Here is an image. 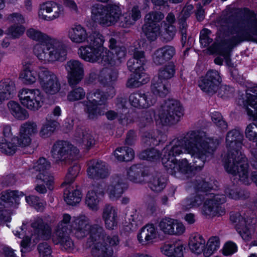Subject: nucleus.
I'll return each mask as SVG.
<instances>
[{
  "label": "nucleus",
  "instance_id": "f257e3e1",
  "mask_svg": "<svg viewBox=\"0 0 257 257\" xmlns=\"http://www.w3.org/2000/svg\"><path fill=\"white\" fill-rule=\"evenodd\" d=\"M220 23L222 39L214 42L209 50L223 56L229 66L230 53L234 47L243 41H256L257 18L253 12L244 8L237 14L222 16Z\"/></svg>",
  "mask_w": 257,
  "mask_h": 257
},
{
  "label": "nucleus",
  "instance_id": "f03ea898",
  "mask_svg": "<svg viewBox=\"0 0 257 257\" xmlns=\"http://www.w3.org/2000/svg\"><path fill=\"white\" fill-rule=\"evenodd\" d=\"M219 144L217 139L207 137L206 133L199 131H191L183 137L173 140L162 150V164L177 160L175 157L187 152L194 159L199 160L198 167L202 166L207 158L211 157Z\"/></svg>",
  "mask_w": 257,
  "mask_h": 257
},
{
  "label": "nucleus",
  "instance_id": "7ed1b4c3",
  "mask_svg": "<svg viewBox=\"0 0 257 257\" xmlns=\"http://www.w3.org/2000/svg\"><path fill=\"white\" fill-rule=\"evenodd\" d=\"M243 140V135L239 129H232L226 134L225 143L227 153L223 159V163L228 173L243 184L249 185L247 159L241 152Z\"/></svg>",
  "mask_w": 257,
  "mask_h": 257
},
{
  "label": "nucleus",
  "instance_id": "20e7f679",
  "mask_svg": "<svg viewBox=\"0 0 257 257\" xmlns=\"http://www.w3.org/2000/svg\"><path fill=\"white\" fill-rule=\"evenodd\" d=\"M87 244L93 245L91 253L94 257H108L113 252L112 247L119 243V239L116 235H108L103 227L99 224L91 225L89 229Z\"/></svg>",
  "mask_w": 257,
  "mask_h": 257
},
{
  "label": "nucleus",
  "instance_id": "39448f33",
  "mask_svg": "<svg viewBox=\"0 0 257 257\" xmlns=\"http://www.w3.org/2000/svg\"><path fill=\"white\" fill-rule=\"evenodd\" d=\"M91 19L94 22L107 27L115 24L122 14L119 6L115 3L106 6L95 4L91 7Z\"/></svg>",
  "mask_w": 257,
  "mask_h": 257
},
{
  "label": "nucleus",
  "instance_id": "423d86ee",
  "mask_svg": "<svg viewBox=\"0 0 257 257\" xmlns=\"http://www.w3.org/2000/svg\"><path fill=\"white\" fill-rule=\"evenodd\" d=\"M33 52L39 60L44 64L62 61L65 59L67 54L64 45L59 44L54 46L48 42L36 44L33 48Z\"/></svg>",
  "mask_w": 257,
  "mask_h": 257
},
{
  "label": "nucleus",
  "instance_id": "0eeeda50",
  "mask_svg": "<svg viewBox=\"0 0 257 257\" xmlns=\"http://www.w3.org/2000/svg\"><path fill=\"white\" fill-rule=\"evenodd\" d=\"M107 94L99 90L90 92L86 94L87 100L81 102L84 110L90 119H94L104 114L106 110L104 105L107 99Z\"/></svg>",
  "mask_w": 257,
  "mask_h": 257
},
{
  "label": "nucleus",
  "instance_id": "6e6552de",
  "mask_svg": "<svg viewBox=\"0 0 257 257\" xmlns=\"http://www.w3.org/2000/svg\"><path fill=\"white\" fill-rule=\"evenodd\" d=\"M184 115V109L180 102L169 99L164 102L159 109L158 115L163 125L175 124Z\"/></svg>",
  "mask_w": 257,
  "mask_h": 257
},
{
  "label": "nucleus",
  "instance_id": "1a4fd4ad",
  "mask_svg": "<svg viewBox=\"0 0 257 257\" xmlns=\"http://www.w3.org/2000/svg\"><path fill=\"white\" fill-rule=\"evenodd\" d=\"M79 150L71 144L62 141L55 142L51 151V156L56 163L67 164L75 159L79 154Z\"/></svg>",
  "mask_w": 257,
  "mask_h": 257
},
{
  "label": "nucleus",
  "instance_id": "9d476101",
  "mask_svg": "<svg viewBox=\"0 0 257 257\" xmlns=\"http://www.w3.org/2000/svg\"><path fill=\"white\" fill-rule=\"evenodd\" d=\"M226 202V197L223 194H205V199L202 208L203 215L209 216L222 215L225 209L221 206Z\"/></svg>",
  "mask_w": 257,
  "mask_h": 257
},
{
  "label": "nucleus",
  "instance_id": "9b49d317",
  "mask_svg": "<svg viewBox=\"0 0 257 257\" xmlns=\"http://www.w3.org/2000/svg\"><path fill=\"white\" fill-rule=\"evenodd\" d=\"M24 195L22 192L7 190L1 193L0 197V223L10 222L12 211L8 208L14 203L18 204V199Z\"/></svg>",
  "mask_w": 257,
  "mask_h": 257
},
{
  "label": "nucleus",
  "instance_id": "f8f14e48",
  "mask_svg": "<svg viewBox=\"0 0 257 257\" xmlns=\"http://www.w3.org/2000/svg\"><path fill=\"white\" fill-rule=\"evenodd\" d=\"M19 97L21 103L32 111L38 110L43 104V96L39 89H22Z\"/></svg>",
  "mask_w": 257,
  "mask_h": 257
},
{
  "label": "nucleus",
  "instance_id": "ddd939ff",
  "mask_svg": "<svg viewBox=\"0 0 257 257\" xmlns=\"http://www.w3.org/2000/svg\"><path fill=\"white\" fill-rule=\"evenodd\" d=\"M39 69V79L44 91L51 95L58 93L60 89L61 84L56 75L46 68L40 67Z\"/></svg>",
  "mask_w": 257,
  "mask_h": 257
},
{
  "label": "nucleus",
  "instance_id": "4468645a",
  "mask_svg": "<svg viewBox=\"0 0 257 257\" xmlns=\"http://www.w3.org/2000/svg\"><path fill=\"white\" fill-rule=\"evenodd\" d=\"M222 79L218 71L209 70L198 81V86L203 92L212 95L218 90Z\"/></svg>",
  "mask_w": 257,
  "mask_h": 257
},
{
  "label": "nucleus",
  "instance_id": "2eb2a0df",
  "mask_svg": "<svg viewBox=\"0 0 257 257\" xmlns=\"http://www.w3.org/2000/svg\"><path fill=\"white\" fill-rule=\"evenodd\" d=\"M200 163V161L199 160H194V165H191L187 159H184L179 161L176 160L172 162H169L164 166L167 172L172 175L175 176L178 172L188 175L192 173L194 170H201L203 167L204 164L200 167H198L197 166L199 165Z\"/></svg>",
  "mask_w": 257,
  "mask_h": 257
},
{
  "label": "nucleus",
  "instance_id": "dca6fc26",
  "mask_svg": "<svg viewBox=\"0 0 257 257\" xmlns=\"http://www.w3.org/2000/svg\"><path fill=\"white\" fill-rule=\"evenodd\" d=\"M106 51H101L99 47H93L92 45L81 46L78 50L79 56L85 61L95 63L99 61L106 62L105 58Z\"/></svg>",
  "mask_w": 257,
  "mask_h": 257
},
{
  "label": "nucleus",
  "instance_id": "f3484780",
  "mask_svg": "<svg viewBox=\"0 0 257 257\" xmlns=\"http://www.w3.org/2000/svg\"><path fill=\"white\" fill-rule=\"evenodd\" d=\"M68 72V82L70 86L76 85L83 78V65L78 60H71L65 65Z\"/></svg>",
  "mask_w": 257,
  "mask_h": 257
},
{
  "label": "nucleus",
  "instance_id": "a211bd4d",
  "mask_svg": "<svg viewBox=\"0 0 257 257\" xmlns=\"http://www.w3.org/2000/svg\"><path fill=\"white\" fill-rule=\"evenodd\" d=\"M63 14L62 7L53 1H49L40 5L39 16L41 19L52 21Z\"/></svg>",
  "mask_w": 257,
  "mask_h": 257
},
{
  "label": "nucleus",
  "instance_id": "6ab92c4d",
  "mask_svg": "<svg viewBox=\"0 0 257 257\" xmlns=\"http://www.w3.org/2000/svg\"><path fill=\"white\" fill-rule=\"evenodd\" d=\"M159 227L165 234L170 235H181L185 229L182 223L169 217L162 219L159 223Z\"/></svg>",
  "mask_w": 257,
  "mask_h": 257
},
{
  "label": "nucleus",
  "instance_id": "aec40b11",
  "mask_svg": "<svg viewBox=\"0 0 257 257\" xmlns=\"http://www.w3.org/2000/svg\"><path fill=\"white\" fill-rule=\"evenodd\" d=\"M127 188V184L125 177L121 175H115L111 178L110 184L108 186L106 192L110 199L115 200L119 198Z\"/></svg>",
  "mask_w": 257,
  "mask_h": 257
},
{
  "label": "nucleus",
  "instance_id": "412c9836",
  "mask_svg": "<svg viewBox=\"0 0 257 257\" xmlns=\"http://www.w3.org/2000/svg\"><path fill=\"white\" fill-rule=\"evenodd\" d=\"M109 48L110 50L112 58L109 60L105 55V58H107L106 62L111 65H119L124 61L126 55V49L123 46L118 44L116 40L111 38L109 40Z\"/></svg>",
  "mask_w": 257,
  "mask_h": 257
},
{
  "label": "nucleus",
  "instance_id": "4be33fe9",
  "mask_svg": "<svg viewBox=\"0 0 257 257\" xmlns=\"http://www.w3.org/2000/svg\"><path fill=\"white\" fill-rule=\"evenodd\" d=\"M87 174L91 178H104L109 175L107 166L104 162L101 161L90 160L87 163Z\"/></svg>",
  "mask_w": 257,
  "mask_h": 257
},
{
  "label": "nucleus",
  "instance_id": "5701e85b",
  "mask_svg": "<svg viewBox=\"0 0 257 257\" xmlns=\"http://www.w3.org/2000/svg\"><path fill=\"white\" fill-rule=\"evenodd\" d=\"M129 101L131 104L136 108H148L154 105L156 98L150 94L136 92L131 94L129 96Z\"/></svg>",
  "mask_w": 257,
  "mask_h": 257
},
{
  "label": "nucleus",
  "instance_id": "b1692460",
  "mask_svg": "<svg viewBox=\"0 0 257 257\" xmlns=\"http://www.w3.org/2000/svg\"><path fill=\"white\" fill-rule=\"evenodd\" d=\"M176 54L175 48L171 45H165L157 49L153 54V63L156 65H161L169 61Z\"/></svg>",
  "mask_w": 257,
  "mask_h": 257
},
{
  "label": "nucleus",
  "instance_id": "393cba45",
  "mask_svg": "<svg viewBox=\"0 0 257 257\" xmlns=\"http://www.w3.org/2000/svg\"><path fill=\"white\" fill-rule=\"evenodd\" d=\"M90 226L89 219L86 216L73 217L71 227H73V233L77 238L81 239L87 235Z\"/></svg>",
  "mask_w": 257,
  "mask_h": 257
},
{
  "label": "nucleus",
  "instance_id": "a878e982",
  "mask_svg": "<svg viewBox=\"0 0 257 257\" xmlns=\"http://www.w3.org/2000/svg\"><path fill=\"white\" fill-rule=\"evenodd\" d=\"M117 209L111 204H106L103 207L102 218L107 229L112 230L117 226Z\"/></svg>",
  "mask_w": 257,
  "mask_h": 257
},
{
  "label": "nucleus",
  "instance_id": "bb28decb",
  "mask_svg": "<svg viewBox=\"0 0 257 257\" xmlns=\"http://www.w3.org/2000/svg\"><path fill=\"white\" fill-rule=\"evenodd\" d=\"M34 233L38 238L48 239L51 236L52 228L50 225L42 218L38 217L31 223Z\"/></svg>",
  "mask_w": 257,
  "mask_h": 257
},
{
  "label": "nucleus",
  "instance_id": "cd10ccee",
  "mask_svg": "<svg viewBox=\"0 0 257 257\" xmlns=\"http://www.w3.org/2000/svg\"><path fill=\"white\" fill-rule=\"evenodd\" d=\"M67 36L74 43L82 44L88 42V34L86 29L80 25H74L68 29Z\"/></svg>",
  "mask_w": 257,
  "mask_h": 257
},
{
  "label": "nucleus",
  "instance_id": "c85d7f7f",
  "mask_svg": "<svg viewBox=\"0 0 257 257\" xmlns=\"http://www.w3.org/2000/svg\"><path fill=\"white\" fill-rule=\"evenodd\" d=\"M75 137L77 141L81 144L84 148L89 150L95 144V139L93 134L89 131L81 127H77L75 131Z\"/></svg>",
  "mask_w": 257,
  "mask_h": 257
},
{
  "label": "nucleus",
  "instance_id": "c756f323",
  "mask_svg": "<svg viewBox=\"0 0 257 257\" xmlns=\"http://www.w3.org/2000/svg\"><path fill=\"white\" fill-rule=\"evenodd\" d=\"M146 62L145 53L143 51H136L133 57L127 62V66L130 71L135 73L144 70V66Z\"/></svg>",
  "mask_w": 257,
  "mask_h": 257
},
{
  "label": "nucleus",
  "instance_id": "7c9ffc66",
  "mask_svg": "<svg viewBox=\"0 0 257 257\" xmlns=\"http://www.w3.org/2000/svg\"><path fill=\"white\" fill-rule=\"evenodd\" d=\"M127 175L130 181L141 183L147 181L148 172L141 165H133L127 170Z\"/></svg>",
  "mask_w": 257,
  "mask_h": 257
},
{
  "label": "nucleus",
  "instance_id": "2f4dec72",
  "mask_svg": "<svg viewBox=\"0 0 257 257\" xmlns=\"http://www.w3.org/2000/svg\"><path fill=\"white\" fill-rule=\"evenodd\" d=\"M53 240L55 244L60 245L62 250L71 252L74 249V243L67 233L56 231Z\"/></svg>",
  "mask_w": 257,
  "mask_h": 257
},
{
  "label": "nucleus",
  "instance_id": "473e14b6",
  "mask_svg": "<svg viewBox=\"0 0 257 257\" xmlns=\"http://www.w3.org/2000/svg\"><path fill=\"white\" fill-rule=\"evenodd\" d=\"M183 245L180 241H175L165 244L161 247V251L169 257H183Z\"/></svg>",
  "mask_w": 257,
  "mask_h": 257
},
{
  "label": "nucleus",
  "instance_id": "72a5a7b5",
  "mask_svg": "<svg viewBox=\"0 0 257 257\" xmlns=\"http://www.w3.org/2000/svg\"><path fill=\"white\" fill-rule=\"evenodd\" d=\"M102 188L100 185L94 186L92 190L88 191L85 199V203L87 206L93 211L98 209V195L102 194Z\"/></svg>",
  "mask_w": 257,
  "mask_h": 257
},
{
  "label": "nucleus",
  "instance_id": "f704fd0d",
  "mask_svg": "<svg viewBox=\"0 0 257 257\" xmlns=\"http://www.w3.org/2000/svg\"><path fill=\"white\" fill-rule=\"evenodd\" d=\"M146 182H148L149 188L156 192L162 191L166 185V179L159 173L151 175L148 174Z\"/></svg>",
  "mask_w": 257,
  "mask_h": 257
},
{
  "label": "nucleus",
  "instance_id": "c9c22d12",
  "mask_svg": "<svg viewBox=\"0 0 257 257\" xmlns=\"http://www.w3.org/2000/svg\"><path fill=\"white\" fill-rule=\"evenodd\" d=\"M15 91L14 82L10 79L0 81V103L12 98Z\"/></svg>",
  "mask_w": 257,
  "mask_h": 257
},
{
  "label": "nucleus",
  "instance_id": "e433bc0d",
  "mask_svg": "<svg viewBox=\"0 0 257 257\" xmlns=\"http://www.w3.org/2000/svg\"><path fill=\"white\" fill-rule=\"evenodd\" d=\"M205 199V194L199 192L186 198L182 203V209L187 210L191 208L198 207Z\"/></svg>",
  "mask_w": 257,
  "mask_h": 257
},
{
  "label": "nucleus",
  "instance_id": "4c0bfd02",
  "mask_svg": "<svg viewBox=\"0 0 257 257\" xmlns=\"http://www.w3.org/2000/svg\"><path fill=\"white\" fill-rule=\"evenodd\" d=\"M246 111L250 119L257 121V92H253V94L247 93L246 99Z\"/></svg>",
  "mask_w": 257,
  "mask_h": 257
},
{
  "label": "nucleus",
  "instance_id": "58836bf2",
  "mask_svg": "<svg viewBox=\"0 0 257 257\" xmlns=\"http://www.w3.org/2000/svg\"><path fill=\"white\" fill-rule=\"evenodd\" d=\"M156 235L157 230L154 225L152 224H147L142 228L138 238L140 243L145 244L155 238Z\"/></svg>",
  "mask_w": 257,
  "mask_h": 257
},
{
  "label": "nucleus",
  "instance_id": "ea45409f",
  "mask_svg": "<svg viewBox=\"0 0 257 257\" xmlns=\"http://www.w3.org/2000/svg\"><path fill=\"white\" fill-rule=\"evenodd\" d=\"M81 192L77 189H73L70 185L64 191V200L70 205L74 206L79 203L81 200Z\"/></svg>",
  "mask_w": 257,
  "mask_h": 257
},
{
  "label": "nucleus",
  "instance_id": "a19ab883",
  "mask_svg": "<svg viewBox=\"0 0 257 257\" xmlns=\"http://www.w3.org/2000/svg\"><path fill=\"white\" fill-rule=\"evenodd\" d=\"M205 242V240L202 235L196 234L190 238L189 246L192 252L200 254L204 252Z\"/></svg>",
  "mask_w": 257,
  "mask_h": 257
},
{
  "label": "nucleus",
  "instance_id": "79ce46f5",
  "mask_svg": "<svg viewBox=\"0 0 257 257\" xmlns=\"http://www.w3.org/2000/svg\"><path fill=\"white\" fill-rule=\"evenodd\" d=\"M225 194L233 199H245L249 197V193L239 188L234 184L227 186L224 190Z\"/></svg>",
  "mask_w": 257,
  "mask_h": 257
},
{
  "label": "nucleus",
  "instance_id": "37998d69",
  "mask_svg": "<svg viewBox=\"0 0 257 257\" xmlns=\"http://www.w3.org/2000/svg\"><path fill=\"white\" fill-rule=\"evenodd\" d=\"M7 105L11 113L17 119L24 120L28 118V111L22 108L18 103L11 101L8 103Z\"/></svg>",
  "mask_w": 257,
  "mask_h": 257
},
{
  "label": "nucleus",
  "instance_id": "c03bdc74",
  "mask_svg": "<svg viewBox=\"0 0 257 257\" xmlns=\"http://www.w3.org/2000/svg\"><path fill=\"white\" fill-rule=\"evenodd\" d=\"M151 89L154 95L162 97H165L169 93V89L166 84L162 82V80L157 78L153 79Z\"/></svg>",
  "mask_w": 257,
  "mask_h": 257
},
{
  "label": "nucleus",
  "instance_id": "a18cd8bd",
  "mask_svg": "<svg viewBox=\"0 0 257 257\" xmlns=\"http://www.w3.org/2000/svg\"><path fill=\"white\" fill-rule=\"evenodd\" d=\"M32 63L30 61H26L23 64V71L21 76L24 82L27 84H31L36 81V73L31 69Z\"/></svg>",
  "mask_w": 257,
  "mask_h": 257
},
{
  "label": "nucleus",
  "instance_id": "49530a36",
  "mask_svg": "<svg viewBox=\"0 0 257 257\" xmlns=\"http://www.w3.org/2000/svg\"><path fill=\"white\" fill-rule=\"evenodd\" d=\"M18 146L13 138L11 141L6 139H0V151L7 155H13L17 151Z\"/></svg>",
  "mask_w": 257,
  "mask_h": 257
},
{
  "label": "nucleus",
  "instance_id": "de8ad7c7",
  "mask_svg": "<svg viewBox=\"0 0 257 257\" xmlns=\"http://www.w3.org/2000/svg\"><path fill=\"white\" fill-rule=\"evenodd\" d=\"M115 158L120 161H130L134 157V152L132 148L123 147L117 148L114 151Z\"/></svg>",
  "mask_w": 257,
  "mask_h": 257
},
{
  "label": "nucleus",
  "instance_id": "09e8293b",
  "mask_svg": "<svg viewBox=\"0 0 257 257\" xmlns=\"http://www.w3.org/2000/svg\"><path fill=\"white\" fill-rule=\"evenodd\" d=\"M175 71L174 64L173 62H169L160 68L157 78L164 80L170 79L174 77Z\"/></svg>",
  "mask_w": 257,
  "mask_h": 257
},
{
  "label": "nucleus",
  "instance_id": "8fccbe9b",
  "mask_svg": "<svg viewBox=\"0 0 257 257\" xmlns=\"http://www.w3.org/2000/svg\"><path fill=\"white\" fill-rule=\"evenodd\" d=\"M59 123L54 120H47L46 122L42 125L39 135L40 137L46 138L51 136L56 128L58 127Z\"/></svg>",
  "mask_w": 257,
  "mask_h": 257
},
{
  "label": "nucleus",
  "instance_id": "3c124183",
  "mask_svg": "<svg viewBox=\"0 0 257 257\" xmlns=\"http://www.w3.org/2000/svg\"><path fill=\"white\" fill-rule=\"evenodd\" d=\"M27 36L33 41L43 44L50 40L49 37L38 30L30 28L26 31Z\"/></svg>",
  "mask_w": 257,
  "mask_h": 257
},
{
  "label": "nucleus",
  "instance_id": "603ef678",
  "mask_svg": "<svg viewBox=\"0 0 257 257\" xmlns=\"http://www.w3.org/2000/svg\"><path fill=\"white\" fill-rule=\"evenodd\" d=\"M73 223V217L72 218L68 214H64L62 220L59 223L56 231H60L67 233L71 231L73 232V227H71Z\"/></svg>",
  "mask_w": 257,
  "mask_h": 257
},
{
  "label": "nucleus",
  "instance_id": "864d4df0",
  "mask_svg": "<svg viewBox=\"0 0 257 257\" xmlns=\"http://www.w3.org/2000/svg\"><path fill=\"white\" fill-rule=\"evenodd\" d=\"M220 246V239L218 236H212L208 240L204 250L203 254L205 257L211 256Z\"/></svg>",
  "mask_w": 257,
  "mask_h": 257
},
{
  "label": "nucleus",
  "instance_id": "5fc2aeb1",
  "mask_svg": "<svg viewBox=\"0 0 257 257\" xmlns=\"http://www.w3.org/2000/svg\"><path fill=\"white\" fill-rule=\"evenodd\" d=\"M72 89L68 92L67 98L69 101L73 102L83 99L86 93L82 87L75 86V85L70 86Z\"/></svg>",
  "mask_w": 257,
  "mask_h": 257
},
{
  "label": "nucleus",
  "instance_id": "6e6d98bb",
  "mask_svg": "<svg viewBox=\"0 0 257 257\" xmlns=\"http://www.w3.org/2000/svg\"><path fill=\"white\" fill-rule=\"evenodd\" d=\"M143 30L147 38L152 41L155 40L160 33V25H148L145 24Z\"/></svg>",
  "mask_w": 257,
  "mask_h": 257
},
{
  "label": "nucleus",
  "instance_id": "4d7b16f0",
  "mask_svg": "<svg viewBox=\"0 0 257 257\" xmlns=\"http://www.w3.org/2000/svg\"><path fill=\"white\" fill-rule=\"evenodd\" d=\"M176 32L175 27L173 25L164 24V28L161 33V38L163 41L168 42L173 40Z\"/></svg>",
  "mask_w": 257,
  "mask_h": 257
},
{
  "label": "nucleus",
  "instance_id": "13d9d810",
  "mask_svg": "<svg viewBox=\"0 0 257 257\" xmlns=\"http://www.w3.org/2000/svg\"><path fill=\"white\" fill-rule=\"evenodd\" d=\"M19 132L32 137L38 132L37 125L33 121H26L21 124Z\"/></svg>",
  "mask_w": 257,
  "mask_h": 257
},
{
  "label": "nucleus",
  "instance_id": "bf43d9fd",
  "mask_svg": "<svg viewBox=\"0 0 257 257\" xmlns=\"http://www.w3.org/2000/svg\"><path fill=\"white\" fill-rule=\"evenodd\" d=\"M164 18V14L160 12H152L146 15L145 17L146 24L148 25H159Z\"/></svg>",
  "mask_w": 257,
  "mask_h": 257
},
{
  "label": "nucleus",
  "instance_id": "052dcab7",
  "mask_svg": "<svg viewBox=\"0 0 257 257\" xmlns=\"http://www.w3.org/2000/svg\"><path fill=\"white\" fill-rule=\"evenodd\" d=\"M193 187L197 190L198 192H205L210 190L212 186L207 182H206L201 177H196L192 180Z\"/></svg>",
  "mask_w": 257,
  "mask_h": 257
},
{
  "label": "nucleus",
  "instance_id": "680f3d73",
  "mask_svg": "<svg viewBox=\"0 0 257 257\" xmlns=\"http://www.w3.org/2000/svg\"><path fill=\"white\" fill-rule=\"evenodd\" d=\"M80 170V167L78 165H74L72 167L70 168L68 172L66 174L64 182L62 184V185H69L72 183L77 176L78 175Z\"/></svg>",
  "mask_w": 257,
  "mask_h": 257
},
{
  "label": "nucleus",
  "instance_id": "e2e57ef3",
  "mask_svg": "<svg viewBox=\"0 0 257 257\" xmlns=\"http://www.w3.org/2000/svg\"><path fill=\"white\" fill-rule=\"evenodd\" d=\"M104 42V37L98 33H93L88 37V45H92L93 47H99L103 51L102 45Z\"/></svg>",
  "mask_w": 257,
  "mask_h": 257
},
{
  "label": "nucleus",
  "instance_id": "0e129e2a",
  "mask_svg": "<svg viewBox=\"0 0 257 257\" xmlns=\"http://www.w3.org/2000/svg\"><path fill=\"white\" fill-rule=\"evenodd\" d=\"M154 111L147 110L143 111L139 117L138 125L141 128H143L150 124L153 121L152 115Z\"/></svg>",
  "mask_w": 257,
  "mask_h": 257
},
{
  "label": "nucleus",
  "instance_id": "69168bd1",
  "mask_svg": "<svg viewBox=\"0 0 257 257\" xmlns=\"http://www.w3.org/2000/svg\"><path fill=\"white\" fill-rule=\"evenodd\" d=\"M26 202L31 206H33L38 211H42L45 206V203L39 197L35 195L26 197Z\"/></svg>",
  "mask_w": 257,
  "mask_h": 257
},
{
  "label": "nucleus",
  "instance_id": "338daca9",
  "mask_svg": "<svg viewBox=\"0 0 257 257\" xmlns=\"http://www.w3.org/2000/svg\"><path fill=\"white\" fill-rule=\"evenodd\" d=\"M212 121L220 129L225 130L227 128V123L224 120L220 113L216 111L212 112L210 114Z\"/></svg>",
  "mask_w": 257,
  "mask_h": 257
},
{
  "label": "nucleus",
  "instance_id": "774afa93",
  "mask_svg": "<svg viewBox=\"0 0 257 257\" xmlns=\"http://www.w3.org/2000/svg\"><path fill=\"white\" fill-rule=\"evenodd\" d=\"M37 249L39 254V257H52V249L48 243L43 242L39 243L37 246Z\"/></svg>",
  "mask_w": 257,
  "mask_h": 257
}]
</instances>
